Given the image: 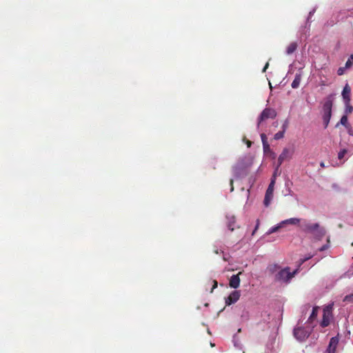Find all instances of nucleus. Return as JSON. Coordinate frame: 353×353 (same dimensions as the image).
Here are the masks:
<instances>
[{
  "label": "nucleus",
  "mask_w": 353,
  "mask_h": 353,
  "mask_svg": "<svg viewBox=\"0 0 353 353\" xmlns=\"http://www.w3.org/2000/svg\"><path fill=\"white\" fill-rule=\"evenodd\" d=\"M241 274V272H239L237 274H234L231 276L230 279L229 285L231 288H237L240 285V278L239 275Z\"/></svg>",
  "instance_id": "obj_9"
},
{
  "label": "nucleus",
  "mask_w": 353,
  "mask_h": 353,
  "mask_svg": "<svg viewBox=\"0 0 353 353\" xmlns=\"http://www.w3.org/2000/svg\"><path fill=\"white\" fill-rule=\"evenodd\" d=\"M330 324V316H329V312L326 310H324L323 312V320L321 321V325L323 327H327Z\"/></svg>",
  "instance_id": "obj_15"
},
{
  "label": "nucleus",
  "mask_w": 353,
  "mask_h": 353,
  "mask_svg": "<svg viewBox=\"0 0 353 353\" xmlns=\"http://www.w3.org/2000/svg\"><path fill=\"white\" fill-rule=\"evenodd\" d=\"M332 101L328 99L323 104V121L324 123V128H327L330 123L332 117Z\"/></svg>",
  "instance_id": "obj_3"
},
{
  "label": "nucleus",
  "mask_w": 353,
  "mask_h": 353,
  "mask_svg": "<svg viewBox=\"0 0 353 353\" xmlns=\"http://www.w3.org/2000/svg\"><path fill=\"white\" fill-rule=\"evenodd\" d=\"M263 148L264 153H268L269 152H271L270 146L268 143L263 144Z\"/></svg>",
  "instance_id": "obj_25"
},
{
  "label": "nucleus",
  "mask_w": 353,
  "mask_h": 353,
  "mask_svg": "<svg viewBox=\"0 0 353 353\" xmlns=\"http://www.w3.org/2000/svg\"><path fill=\"white\" fill-rule=\"evenodd\" d=\"M351 245H352V246H353V242L352 243V244H351Z\"/></svg>",
  "instance_id": "obj_39"
},
{
  "label": "nucleus",
  "mask_w": 353,
  "mask_h": 353,
  "mask_svg": "<svg viewBox=\"0 0 353 353\" xmlns=\"http://www.w3.org/2000/svg\"><path fill=\"white\" fill-rule=\"evenodd\" d=\"M338 343L339 338L337 336L332 337L327 348L328 353H335Z\"/></svg>",
  "instance_id": "obj_10"
},
{
  "label": "nucleus",
  "mask_w": 353,
  "mask_h": 353,
  "mask_svg": "<svg viewBox=\"0 0 353 353\" xmlns=\"http://www.w3.org/2000/svg\"><path fill=\"white\" fill-rule=\"evenodd\" d=\"M319 307H314L312 312L308 319V321L312 322L313 320H314L317 316V312H318Z\"/></svg>",
  "instance_id": "obj_19"
},
{
  "label": "nucleus",
  "mask_w": 353,
  "mask_h": 353,
  "mask_svg": "<svg viewBox=\"0 0 353 353\" xmlns=\"http://www.w3.org/2000/svg\"><path fill=\"white\" fill-rule=\"evenodd\" d=\"M320 166H321V168H325V164H324V163H323V162H321V163H320Z\"/></svg>",
  "instance_id": "obj_37"
},
{
  "label": "nucleus",
  "mask_w": 353,
  "mask_h": 353,
  "mask_svg": "<svg viewBox=\"0 0 353 353\" xmlns=\"http://www.w3.org/2000/svg\"><path fill=\"white\" fill-rule=\"evenodd\" d=\"M348 59H350L352 62V65H353V54H351L350 58Z\"/></svg>",
  "instance_id": "obj_36"
},
{
  "label": "nucleus",
  "mask_w": 353,
  "mask_h": 353,
  "mask_svg": "<svg viewBox=\"0 0 353 353\" xmlns=\"http://www.w3.org/2000/svg\"><path fill=\"white\" fill-rule=\"evenodd\" d=\"M347 153V150L346 149H343L339 151V152L338 153V159L339 160H342L345 154Z\"/></svg>",
  "instance_id": "obj_21"
},
{
  "label": "nucleus",
  "mask_w": 353,
  "mask_h": 353,
  "mask_svg": "<svg viewBox=\"0 0 353 353\" xmlns=\"http://www.w3.org/2000/svg\"><path fill=\"white\" fill-rule=\"evenodd\" d=\"M352 61H351L350 59H348V60L346 61V63H345V67H341V68H339L338 69V70H337V74H338L339 75H340V76H341V75H343V74H344V72H345V70L346 69L350 68V67H352Z\"/></svg>",
  "instance_id": "obj_14"
},
{
  "label": "nucleus",
  "mask_w": 353,
  "mask_h": 353,
  "mask_svg": "<svg viewBox=\"0 0 353 353\" xmlns=\"http://www.w3.org/2000/svg\"><path fill=\"white\" fill-rule=\"evenodd\" d=\"M293 334L298 341H303L308 338L310 334V331L307 330L303 327H298L294 329Z\"/></svg>",
  "instance_id": "obj_5"
},
{
  "label": "nucleus",
  "mask_w": 353,
  "mask_h": 353,
  "mask_svg": "<svg viewBox=\"0 0 353 353\" xmlns=\"http://www.w3.org/2000/svg\"><path fill=\"white\" fill-rule=\"evenodd\" d=\"M301 219H297V218H291V219H287V220H285L283 221H282L281 223V224H287V223H289V224H292V225H296V224H299V223H301Z\"/></svg>",
  "instance_id": "obj_17"
},
{
  "label": "nucleus",
  "mask_w": 353,
  "mask_h": 353,
  "mask_svg": "<svg viewBox=\"0 0 353 353\" xmlns=\"http://www.w3.org/2000/svg\"><path fill=\"white\" fill-rule=\"evenodd\" d=\"M226 219H227V226H228V229L231 231H233L234 230V227H233V225H234L236 223L235 216L232 214H227Z\"/></svg>",
  "instance_id": "obj_12"
},
{
  "label": "nucleus",
  "mask_w": 353,
  "mask_h": 353,
  "mask_svg": "<svg viewBox=\"0 0 353 353\" xmlns=\"http://www.w3.org/2000/svg\"><path fill=\"white\" fill-rule=\"evenodd\" d=\"M283 224H279L278 225H276V226H274V227H272L270 230H269V232L268 233L269 234H272V233H274V232H276L279 230V228H281L282 227Z\"/></svg>",
  "instance_id": "obj_22"
},
{
  "label": "nucleus",
  "mask_w": 353,
  "mask_h": 353,
  "mask_svg": "<svg viewBox=\"0 0 353 353\" xmlns=\"http://www.w3.org/2000/svg\"><path fill=\"white\" fill-rule=\"evenodd\" d=\"M252 143V142L251 141L246 140V144H247L248 148L251 147Z\"/></svg>",
  "instance_id": "obj_33"
},
{
  "label": "nucleus",
  "mask_w": 353,
  "mask_h": 353,
  "mask_svg": "<svg viewBox=\"0 0 353 353\" xmlns=\"http://www.w3.org/2000/svg\"><path fill=\"white\" fill-rule=\"evenodd\" d=\"M312 257V256H310L305 259H301L300 261V263H299V266L303 264L304 262H305L307 260L310 259V258Z\"/></svg>",
  "instance_id": "obj_30"
},
{
  "label": "nucleus",
  "mask_w": 353,
  "mask_h": 353,
  "mask_svg": "<svg viewBox=\"0 0 353 353\" xmlns=\"http://www.w3.org/2000/svg\"><path fill=\"white\" fill-rule=\"evenodd\" d=\"M278 265H271L268 267V270L271 272V273H273L274 272L276 269L278 268Z\"/></svg>",
  "instance_id": "obj_26"
},
{
  "label": "nucleus",
  "mask_w": 353,
  "mask_h": 353,
  "mask_svg": "<svg viewBox=\"0 0 353 353\" xmlns=\"http://www.w3.org/2000/svg\"><path fill=\"white\" fill-rule=\"evenodd\" d=\"M292 154L288 148H284L278 158L277 168L283 163V162L288 159H290Z\"/></svg>",
  "instance_id": "obj_7"
},
{
  "label": "nucleus",
  "mask_w": 353,
  "mask_h": 353,
  "mask_svg": "<svg viewBox=\"0 0 353 353\" xmlns=\"http://www.w3.org/2000/svg\"><path fill=\"white\" fill-rule=\"evenodd\" d=\"M301 79H302L301 72L296 73L295 74L294 79L293 80V81L291 84L292 88L294 89L299 88L300 83L301 81Z\"/></svg>",
  "instance_id": "obj_13"
},
{
  "label": "nucleus",
  "mask_w": 353,
  "mask_h": 353,
  "mask_svg": "<svg viewBox=\"0 0 353 353\" xmlns=\"http://www.w3.org/2000/svg\"><path fill=\"white\" fill-rule=\"evenodd\" d=\"M339 124H341L343 125V126H345L346 128H350V125L348 123V121H347V115H343L341 118V120H340V122L338 123L336 125V128H338Z\"/></svg>",
  "instance_id": "obj_18"
},
{
  "label": "nucleus",
  "mask_w": 353,
  "mask_h": 353,
  "mask_svg": "<svg viewBox=\"0 0 353 353\" xmlns=\"http://www.w3.org/2000/svg\"><path fill=\"white\" fill-rule=\"evenodd\" d=\"M328 248L327 245H323L321 248H319L320 251H324Z\"/></svg>",
  "instance_id": "obj_32"
},
{
  "label": "nucleus",
  "mask_w": 353,
  "mask_h": 353,
  "mask_svg": "<svg viewBox=\"0 0 353 353\" xmlns=\"http://www.w3.org/2000/svg\"><path fill=\"white\" fill-rule=\"evenodd\" d=\"M350 87L347 84L342 92V96L344 99L345 103H348L350 102Z\"/></svg>",
  "instance_id": "obj_11"
},
{
  "label": "nucleus",
  "mask_w": 353,
  "mask_h": 353,
  "mask_svg": "<svg viewBox=\"0 0 353 353\" xmlns=\"http://www.w3.org/2000/svg\"><path fill=\"white\" fill-rule=\"evenodd\" d=\"M345 106H346V108H345V113L346 114H350L353 111V107L350 105V103H345Z\"/></svg>",
  "instance_id": "obj_24"
},
{
  "label": "nucleus",
  "mask_w": 353,
  "mask_h": 353,
  "mask_svg": "<svg viewBox=\"0 0 353 353\" xmlns=\"http://www.w3.org/2000/svg\"><path fill=\"white\" fill-rule=\"evenodd\" d=\"M269 66V63H266V64L265 65L263 69V72H265V70H267V68H268Z\"/></svg>",
  "instance_id": "obj_34"
},
{
  "label": "nucleus",
  "mask_w": 353,
  "mask_h": 353,
  "mask_svg": "<svg viewBox=\"0 0 353 353\" xmlns=\"http://www.w3.org/2000/svg\"><path fill=\"white\" fill-rule=\"evenodd\" d=\"M285 132V126L283 125V130L282 131H279L277 133H276L274 134V139L275 140H279V139H282L284 137Z\"/></svg>",
  "instance_id": "obj_20"
},
{
  "label": "nucleus",
  "mask_w": 353,
  "mask_h": 353,
  "mask_svg": "<svg viewBox=\"0 0 353 353\" xmlns=\"http://www.w3.org/2000/svg\"><path fill=\"white\" fill-rule=\"evenodd\" d=\"M298 47V44L296 42H292L286 48V54L290 55L294 53Z\"/></svg>",
  "instance_id": "obj_16"
},
{
  "label": "nucleus",
  "mask_w": 353,
  "mask_h": 353,
  "mask_svg": "<svg viewBox=\"0 0 353 353\" xmlns=\"http://www.w3.org/2000/svg\"><path fill=\"white\" fill-rule=\"evenodd\" d=\"M240 292L239 291H234L232 292L229 296L225 299V303L228 305H232L236 303L240 298Z\"/></svg>",
  "instance_id": "obj_8"
},
{
  "label": "nucleus",
  "mask_w": 353,
  "mask_h": 353,
  "mask_svg": "<svg viewBox=\"0 0 353 353\" xmlns=\"http://www.w3.org/2000/svg\"><path fill=\"white\" fill-rule=\"evenodd\" d=\"M344 302L352 303L353 302V294L346 295L343 299Z\"/></svg>",
  "instance_id": "obj_23"
},
{
  "label": "nucleus",
  "mask_w": 353,
  "mask_h": 353,
  "mask_svg": "<svg viewBox=\"0 0 353 353\" xmlns=\"http://www.w3.org/2000/svg\"><path fill=\"white\" fill-rule=\"evenodd\" d=\"M347 131H348V134L350 135L353 136V130H352L351 126H350V128H347Z\"/></svg>",
  "instance_id": "obj_31"
},
{
  "label": "nucleus",
  "mask_w": 353,
  "mask_h": 353,
  "mask_svg": "<svg viewBox=\"0 0 353 353\" xmlns=\"http://www.w3.org/2000/svg\"><path fill=\"white\" fill-rule=\"evenodd\" d=\"M261 141H262V143L263 145L265 144V143H268V139H267V137L266 135L264 134V133H262L261 134Z\"/></svg>",
  "instance_id": "obj_27"
},
{
  "label": "nucleus",
  "mask_w": 353,
  "mask_h": 353,
  "mask_svg": "<svg viewBox=\"0 0 353 353\" xmlns=\"http://www.w3.org/2000/svg\"><path fill=\"white\" fill-rule=\"evenodd\" d=\"M214 252H215L216 254H218V253H219V252H218V250H214Z\"/></svg>",
  "instance_id": "obj_38"
},
{
  "label": "nucleus",
  "mask_w": 353,
  "mask_h": 353,
  "mask_svg": "<svg viewBox=\"0 0 353 353\" xmlns=\"http://www.w3.org/2000/svg\"><path fill=\"white\" fill-rule=\"evenodd\" d=\"M259 224V220H257V224H256V227H255L254 231H256V230L258 229Z\"/></svg>",
  "instance_id": "obj_35"
},
{
  "label": "nucleus",
  "mask_w": 353,
  "mask_h": 353,
  "mask_svg": "<svg viewBox=\"0 0 353 353\" xmlns=\"http://www.w3.org/2000/svg\"><path fill=\"white\" fill-rule=\"evenodd\" d=\"M276 117V112L270 108H265L258 119L257 128H259L261 123L268 119H274Z\"/></svg>",
  "instance_id": "obj_4"
},
{
  "label": "nucleus",
  "mask_w": 353,
  "mask_h": 353,
  "mask_svg": "<svg viewBox=\"0 0 353 353\" xmlns=\"http://www.w3.org/2000/svg\"><path fill=\"white\" fill-rule=\"evenodd\" d=\"M274 184H275V178L272 179L271 182L269 184L268 188L265 192L263 203L266 207L270 205V201L273 197Z\"/></svg>",
  "instance_id": "obj_6"
},
{
  "label": "nucleus",
  "mask_w": 353,
  "mask_h": 353,
  "mask_svg": "<svg viewBox=\"0 0 353 353\" xmlns=\"http://www.w3.org/2000/svg\"><path fill=\"white\" fill-rule=\"evenodd\" d=\"M217 285H218V283H217V281H215V280H214V281H213V286H212V290H211V292H213V290H214V289H215V288H217Z\"/></svg>",
  "instance_id": "obj_29"
},
{
  "label": "nucleus",
  "mask_w": 353,
  "mask_h": 353,
  "mask_svg": "<svg viewBox=\"0 0 353 353\" xmlns=\"http://www.w3.org/2000/svg\"><path fill=\"white\" fill-rule=\"evenodd\" d=\"M234 180L232 179H231L230 180V192H233L234 191Z\"/></svg>",
  "instance_id": "obj_28"
},
{
  "label": "nucleus",
  "mask_w": 353,
  "mask_h": 353,
  "mask_svg": "<svg viewBox=\"0 0 353 353\" xmlns=\"http://www.w3.org/2000/svg\"><path fill=\"white\" fill-rule=\"evenodd\" d=\"M299 268L296 269L293 272H290V268L286 267L280 271L275 275V280L280 282L288 283L294 276L297 274Z\"/></svg>",
  "instance_id": "obj_2"
},
{
  "label": "nucleus",
  "mask_w": 353,
  "mask_h": 353,
  "mask_svg": "<svg viewBox=\"0 0 353 353\" xmlns=\"http://www.w3.org/2000/svg\"><path fill=\"white\" fill-rule=\"evenodd\" d=\"M301 230L305 232L315 234L319 237H322L325 234L323 229L320 228L319 223H312L306 220H303L299 225Z\"/></svg>",
  "instance_id": "obj_1"
}]
</instances>
